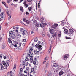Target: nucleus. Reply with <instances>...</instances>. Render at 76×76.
<instances>
[{"label": "nucleus", "instance_id": "obj_1", "mask_svg": "<svg viewBox=\"0 0 76 76\" xmlns=\"http://www.w3.org/2000/svg\"><path fill=\"white\" fill-rule=\"evenodd\" d=\"M74 34V31L72 29H70L69 30V35L70 37H72Z\"/></svg>", "mask_w": 76, "mask_h": 76}, {"label": "nucleus", "instance_id": "obj_2", "mask_svg": "<svg viewBox=\"0 0 76 76\" xmlns=\"http://www.w3.org/2000/svg\"><path fill=\"white\" fill-rule=\"evenodd\" d=\"M35 25L36 28H38V27H41V28H43V26L42 24L39 23H38V22L37 23H36V24H35Z\"/></svg>", "mask_w": 76, "mask_h": 76}, {"label": "nucleus", "instance_id": "obj_3", "mask_svg": "<svg viewBox=\"0 0 76 76\" xmlns=\"http://www.w3.org/2000/svg\"><path fill=\"white\" fill-rule=\"evenodd\" d=\"M35 47L37 48H38L39 50V51L41 50H42V48H41L42 46L41 45H39V44H37L35 45Z\"/></svg>", "mask_w": 76, "mask_h": 76}, {"label": "nucleus", "instance_id": "obj_4", "mask_svg": "<svg viewBox=\"0 0 76 76\" xmlns=\"http://www.w3.org/2000/svg\"><path fill=\"white\" fill-rule=\"evenodd\" d=\"M18 30H15L12 31V34L15 35H16L18 34Z\"/></svg>", "mask_w": 76, "mask_h": 76}, {"label": "nucleus", "instance_id": "obj_5", "mask_svg": "<svg viewBox=\"0 0 76 76\" xmlns=\"http://www.w3.org/2000/svg\"><path fill=\"white\" fill-rule=\"evenodd\" d=\"M58 67L57 69H58V70H60V69H61V70H63V68H64V67L63 66H61V65H58L57 66Z\"/></svg>", "mask_w": 76, "mask_h": 76}, {"label": "nucleus", "instance_id": "obj_6", "mask_svg": "<svg viewBox=\"0 0 76 76\" xmlns=\"http://www.w3.org/2000/svg\"><path fill=\"white\" fill-rule=\"evenodd\" d=\"M4 15V12H3L0 15V16H1V18H0V22L2 20H3V19L2 18H3V15Z\"/></svg>", "mask_w": 76, "mask_h": 76}, {"label": "nucleus", "instance_id": "obj_7", "mask_svg": "<svg viewBox=\"0 0 76 76\" xmlns=\"http://www.w3.org/2000/svg\"><path fill=\"white\" fill-rule=\"evenodd\" d=\"M39 53H41L40 51H37V50H35L34 51V53L35 54V55L36 54H38Z\"/></svg>", "mask_w": 76, "mask_h": 76}, {"label": "nucleus", "instance_id": "obj_8", "mask_svg": "<svg viewBox=\"0 0 76 76\" xmlns=\"http://www.w3.org/2000/svg\"><path fill=\"white\" fill-rule=\"evenodd\" d=\"M19 28V26H15L14 27H13V28L14 29H18Z\"/></svg>", "mask_w": 76, "mask_h": 76}, {"label": "nucleus", "instance_id": "obj_9", "mask_svg": "<svg viewBox=\"0 0 76 76\" xmlns=\"http://www.w3.org/2000/svg\"><path fill=\"white\" fill-rule=\"evenodd\" d=\"M64 57L65 60H67V59L68 58V57H69V55L68 54L65 55Z\"/></svg>", "mask_w": 76, "mask_h": 76}, {"label": "nucleus", "instance_id": "obj_10", "mask_svg": "<svg viewBox=\"0 0 76 76\" xmlns=\"http://www.w3.org/2000/svg\"><path fill=\"white\" fill-rule=\"evenodd\" d=\"M31 20L32 21H33V23H34V25H35L36 23H38V22L34 19H32Z\"/></svg>", "mask_w": 76, "mask_h": 76}, {"label": "nucleus", "instance_id": "obj_11", "mask_svg": "<svg viewBox=\"0 0 76 76\" xmlns=\"http://www.w3.org/2000/svg\"><path fill=\"white\" fill-rule=\"evenodd\" d=\"M6 61V66H9V63H10V61L8 60H7Z\"/></svg>", "mask_w": 76, "mask_h": 76}, {"label": "nucleus", "instance_id": "obj_12", "mask_svg": "<svg viewBox=\"0 0 76 76\" xmlns=\"http://www.w3.org/2000/svg\"><path fill=\"white\" fill-rule=\"evenodd\" d=\"M23 4L24 5V6L26 7V8H27L28 7V4H26V1H25L23 2Z\"/></svg>", "mask_w": 76, "mask_h": 76}, {"label": "nucleus", "instance_id": "obj_13", "mask_svg": "<svg viewBox=\"0 0 76 76\" xmlns=\"http://www.w3.org/2000/svg\"><path fill=\"white\" fill-rule=\"evenodd\" d=\"M53 67H54V68H56L58 66V65L56 63H54L53 64Z\"/></svg>", "mask_w": 76, "mask_h": 76}, {"label": "nucleus", "instance_id": "obj_14", "mask_svg": "<svg viewBox=\"0 0 76 76\" xmlns=\"http://www.w3.org/2000/svg\"><path fill=\"white\" fill-rule=\"evenodd\" d=\"M64 73V72H63V71L61 70L59 73V76H61V75H62Z\"/></svg>", "mask_w": 76, "mask_h": 76}, {"label": "nucleus", "instance_id": "obj_15", "mask_svg": "<svg viewBox=\"0 0 76 76\" xmlns=\"http://www.w3.org/2000/svg\"><path fill=\"white\" fill-rule=\"evenodd\" d=\"M18 44V42H16V43H15V44L14 45V44L13 43H12V45L13 46H14L15 47H17V45H16V44Z\"/></svg>", "mask_w": 76, "mask_h": 76}, {"label": "nucleus", "instance_id": "obj_16", "mask_svg": "<svg viewBox=\"0 0 76 76\" xmlns=\"http://www.w3.org/2000/svg\"><path fill=\"white\" fill-rule=\"evenodd\" d=\"M50 32L51 34H53L54 33V30L50 29Z\"/></svg>", "mask_w": 76, "mask_h": 76}, {"label": "nucleus", "instance_id": "obj_17", "mask_svg": "<svg viewBox=\"0 0 76 76\" xmlns=\"http://www.w3.org/2000/svg\"><path fill=\"white\" fill-rule=\"evenodd\" d=\"M17 36V38H20V37H21V35L20 34H18L16 35Z\"/></svg>", "mask_w": 76, "mask_h": 76}, {"label": "nucleus", "instance_id": "obj_18", "mask_svg": "<svg viewBox=\"0 0 76 76\" xmlns=\"http://www.w3.org/2000/svg\"><path fill=\"white\" fill-rule=\"evenodd\" d=\"M11 38L12 39H15L16 38V35H15L14 34H12L11 35Z\"/></svg>", "mask_w": 76, "mask_h": 76}, {"label": "nucleus", "instance_id": "obj_19", "mask_svg": "<svg viewBox=\"0 0 76 76\" xmlns=\"http://www.w3.org/2000/svg\"><path fill=\"white\" fill-rule=\"evenodd\" d=\"M27 32L26 31L24 30L23 31V33H22L23 35H26L27 34Z\"/></svg>", "mask_w": 76, "mask_h": 76}, {"label": "nucleus", "instance_id": "obj_20", "mask_svg": "<svg viewBox=\"0 0 76 76\" xmlns=\"http://www.w3.org/2000/svg\"><path fill=\"white\" fill-rule=\"evenodd\" d=\"M28 55L29 56H30L31 55L32 56V55H33V52H28Z\"/></svg>", "mask_w": 76, "mask_h": 76}, {"label": "nucleus", "instance_id": "obj_21", "mask_svg": "<svg viewBox=\"0 0 76 76\" xmlns=\"http://www.w3.org/2000/svg\"><path fill=\"white\" fill-rule=\"evenodd\" d=\"M6 47V45L4 43H3L2 44V49H4Z\"/></svg>", "mask_w": 76, "mask_h": 76}, {"label": "nucleus", "instance_id": "obj_22", "mask_svg": "<svg viewBox=\"0 0 76 76\" xmlns=\"http://www.w3.org/2000/svg\"><path fill=\"white\" fill-rule=\"evenodd\" d=\"M64 32L65 34H67L68 33V30L66 29L64 30Z\"/></svg>", "mask_w": 76, "mask_h": 76}, {"label": "nucleus", "instance_id": "obj_23", "mask_svg": "<svg viewBox=\"0 0 76 76\" xmlns=\"http://www.w3.org/2000/svg\"><path fill=\"white\" fill-rule=\"evenodd\" d=\"M19 76H27V75H25L24 74H22L20 73L19 74Z\"/></svg>", "mask_w": 76, "mask_h": 76}, {"label": "nucleus", "instance_id": "obj_24", "mask_svg": "<svg viewBox=\"0 0 76 76\" xmlns=\"http://www.w3.org/2000/svg\"><path fill=\"white\" fill-rule=\"evenodd\" d=\"M9 33H10L9 34V37H11V36H12V31H9Z\"/></svg>", "mask_w": 76, "mask_h": 76}, {"label": "nucleus", "instance_id": "obj_25", "mask_svg": "<svg viewBox=\"0 0 76 76\" xmlns=\"http://www.w3.org/2000/svg\"><path fill=\"white\" fill-rule=\"evenodd\" d=\"M49 65V61H48L46 63V67H48V66Z\"/></svg>", "mask_w": 76, "mask_h": 76}, {"label": "nucleus", "instance_id": "obj_26", "mask_svg": "<svg viewBox=\"0 0 76 76\" xmlns=\"http://www.w3.org/2000/svg\"><path fill=\"white\" fill-rule=\"evenodd\" d=\"M66 21L64 20L62 21L61 22V25H64L65 24H66V23H65Z\"/></svg>", "mask_w": 76, "mask_h": 76}, {"label": "nucleus", "instance_id": "obj_27", "mask_svg": "<svg viewBox=\"0 0 76 76\" xmlns=\"http://www.w3.org/2000/svg\"><path fill=\"white\" fill-rule=\"evenodd\" d=\"M47 76H52V73L50 72H49Z\"/></svg>", "mask_w": 76, "mask_h": 76}, {"label": "nucleus", "instance_id": "obj_28", "mask_svg": "<svg viewBox=\"0 0 76 76\" xmlns=\"http://www.w3.org/2000/svg\"><path fill=\"white\" fill-rule=\"evenodd\" d=\"M4 65V69H7V67L9 66H7L6 65Z\"/></svg>", "mask_w": 76, "mask_h": 76}, {"label": "nucleus", "instance_id": "obj_29", "mask_svg": "<svg viewBox=\"0 0 76 76\" xmlns=\"http://www.w3.org/2000/svg\"><path fill=\"white\" fill-rule=\"evenodd\" d=\"M38 38L37 37H36L34 39V41L35 42H37L38 41Z\"/></svg>", "mask_w": 76, "mask_h": 76}, {"label": "nucleus", "instance_id": "obj_30", "mask_svg": "<svg viewBox=\"0 0 76 76\" xmlns=\"http://www.w3.org/2000/svg\"><path fill=\"white\" fill-rule=\"evenodd\" d=\"M26 64V61H23L22 62V64H23V65H25Z\"/></svg>", "mask_w": 76, "mask_h": 76}, {"label": "nucleus", "instance_id": "obj_31", "mask_svg": "<svg viewBox=\"0 0 76 76\" xmlns=\"http://www.w3.org/2000/svg\"><path fill=\"white\" fill-rule=\"evenodd\" d=\"M32 61H37V59L35 58H33Z\"/></svg>", "mask_w": 76, "mask_h": 76}, {"label": "nucleus", "instance_id": "obj_32", "mask_svg": "<svg viewBox=\"0 0 76 76\" xmlns=\"http://www.w3.org/2000/svg\"><path fill=\"white\" fill-rule=\"evenodd\" d=\"M44 25L45 26H48V25L49 26H50V24H48V23H45Z\"/></svg>", "mask_w": 76, "mask_h": 76}, {"label": "nucleus", "instance_id": "obj_33", "mask_svg": "<svg viewBox=\"0 0 76 76\" xmlns=\"http://www.w3.org/2000/svg\"><path fill=\"white\" fill-rule=\"evenodd\" d=\"M32 8L30 7H29L28 8V10H29V11H31V10H32Z\"/></svg>", "mask_w": 76, "mask_h": 76}, {"label": "nucleus", "instance_id": "obj_34", "mask_svg": "<svg viewBox=\"0 0 76 76\" xmlns=\"http://www.w3.org/2000/svg\"><path fill=\"white\" fill-rule=\"evenodd\" d=\"M16 64H15L14 65V68H13L14 70V71H15V70H16Z\"/></svg>", "mask_w": 76, "mask_h": 76}, {"label": "nucleus", "instance_id": "obj_35", "mask_svg": "<svg viewBox=\"0 0 76 76\" xmlns=\"http://www.w3.org/2000/svg\"><path fill=\"white\" fill-rule=\"evenodd\" d=\"M2 63H3V65H6V63H5V61H3Z\"/></svg>", "mask_w": 76, "mask_h": 76}, {"label": "nucleus", "instance_id": "obj_36", "mask_svg": "<svg viewBox=\"0 0 76 76\" xmlns=\"http://www.w3.org/2000/svg\"><path fill=\"white\" fill-rule=\"evenodd\" d=\"M42 35L43 37H44L45 35V32H43Z\"/></svg>", "mask_w": 76, "mask_h": 76}, {"label": "nucleus", "instance_id": "obj_37", "mask_svg": "<svg viewBox=\"0 0 76 76\" xmlns=\"http://www.w3.org/2000/svg\"><path fill=\"white\" fill-rule=\"evenodd\" d=\"M8 42L9 43H12V41L10 39L8 40Z\"/></svg>", "mask_w": 76, "mask_h": 76}, {"label": "nucleus", "instance_id": "obj_38", "mask_svg": "<svg viewBox=\"0 0 76 76\" xmlns=\"http://www.w3.org/2000/svg\"><path fill=\"white\" fill-rule=\"evenodd\" d=\"M56 33L53 34L52 35V37H53V38H55L56 37Z\"/></svg>", "mask_w": 76, "mask_h": 76}, {"label": "nucleus", "instance_id": "obj_39", "mask_svg": "<svg viewBox=\"0 0 76 76\" xmlns=\"http://www.w3.org/2000/svg\"><path fill=\"white\" fill-rule=\"evenodd\" d=\"M48 59V57L47 56L45 58L44 60H47Z\"/></svg>", "mask_w": 76, "mask_h": 76}, {"label": "nucleus", "instance_id": "obj_40", "mask_svg": "<svg viewBox=\"0 0 76 76\" xmlns=\"http://www.w3.org/2000/svg\"><path fill=\"white\" fill-rule=\"evenodd\" d=\"M33 51V49H32V48H31L30 49L29 53H31L32 52H32Z\"/></svg>", "mask_w": 76, "mask_h": 76}, {"label": "nucleus", "instance_id": "obj_41", "mask_svg": "<svg viewBox=\"0 0 76 76\" xmlns=\"http://www.w3.org/2000/svg\"><path fill=\"white\" fill-rule=\"evenodd\" d=\"M2 4H4V6H6V5H7L6 3L4 2H2Z\"/></svg>", "mask_w": 76, "mask_h": 76}, {"label": "nucleus", "instance_id": "obj_42", "mask_svg": "<svg viewBox=\"0 0 76 76\" xmlns=\"http://www.w3.org/2000/svg\"><path fill=\"white\" fill-rule=\"evenodd\" d=\"M40 1H39V3H38V8H39V7H40Z\"/></svg>", "mask_w": 76, "mask_h": 76}, {"label": "nucleus", "instance_id": "obj_43", "mask_svg": "<svg viewBox=\"0 0 76 76\" xmlns=\"http://www.w3.org/2000/svg\"><path fill=\"white\" fill-rule=\"evenodd\" d=\"M1 70H3L4 69V66H2L1 65Z\"/></svg>", "mask_w": 76, "mask_h": 76}, {"label": "nucleus", "instance_id": "obj_44", "mask_svg": "<svg viewBox=\"0 0 76 76\" xmlns=\"http://www.w3.org/2000/svg\"><path fill=\"white\" fill-rule=\"evenodd\" d=\"M26 23L27 25H28V24H29L30 22L28 20H27L26 21Z\"/></svg>", "mask_w": 76, "mask_h": 76}, {"label": "nucleus", "instance_id": "obj_45", "mask_svg": "<svg viewBox=\"0 0 76 76\" xmlns=\"http://www.w3.org/2000/svg\"><path fill=\"white\" fill-rule=\"evenodd\" d=\"M61 31H60V34L58 35V37H61Z\"/></svg>", "mask_w": 76, "mask_h": 76}, {"label": "nucleus", "instance_id": "obj_46", "mask_svg": "<svg viewBox=\"0 0 76 76\" xmlns=\"http://www.w3.org/2000/svg\"><path fill=\"white\" fill-rule=\"evenodd\" d=\"M23 10V8L22 7H20V10L22 11Z\"/></svg>", "mask_w": 76, "mask_h": 76}, {"label": "nucleus", "instance_id": "obj_47", "mask_svg": "<svg viewBox=\"0 0 76 76\" xmlns=\"http://www.w3.org/2000/svg\"><path fill=\"white\" fill-rule=\"evenodd\" d=\"M36 9L37 10V1H36Z\"/></svg>", "mask_w": 76, "mask_h": 76}, {"label": "nucleus", "instance_id": "obj_48", "mask_svg": "<svg viewBox=\"0 0 76 76\" xmlns=\"http://www.w3.org/2000/svg\"><path fill=\"white\" fill-rule=\"evenodd\" d=\"M6 12L7 13H9V10L8 9H6Z\"/></svg>", "mask_w": 76, "mask_h": 76}, {"label": "nucleus", "instance_id": "obj_49", "mask_svg": "<svg viewBox=\"0 0 76 76\" xmlns=\"http://www.w3.org/2000/svg\"><path fill=\"white\" fill-rule=\"evenodd\" d=\"M35 61H33V63L34 65L35 66H36V65H37V64H36V62Z\"/></svg>", "mask_w": 76, "mask_h": 76}, {"label": "nucleus", "instance_id": "obj_50", "mask_svg": "<svg viewBox=\"0 0 76 76\" xmlns=\"http://www.w3.org/2000/svg\"><path fill=\"white\" fill-rule=\"evenodd\" d=\"M33 58L34 57H33V56H30V58L31 59V60L32 61V60Z\"/></svg>", "mask_w": 76, "mask_h": 76}, {"label": "nucleus", "instance_id": "obj_51", "mask_svg": "<svg viewBox=\"0 0 76 76\" xmlns=\"http://www.w3.org/2000/svg\"><path fill=\"white\" fill-rule=\"evenodd\" d=\"M28 72V75H31V74L32 73V72L31 71L30 73H29V72Z\"/></svg>", "mask_w": 76, "mask_h": 76}, {"label": "nucleus", "instance_id": "obj_52", "mask_svg": "<svg viewBox=\"0 0 76 76\" xmlns=\"http://www.w3.org/2000/svg\"><path fill=\"white\" fill-rule=\"evenodd\" d=\"M23 21L24 22H26V21H27V20H26V19L25 18L23 19Z\"/></svg>", "mask_w": 76, "mask_h": 76}, {"label": "nucleus", "instance_id": "obj_53", "mask_svg": "<svg viewBox=\"0 0 76 76\" xmlns=\"http://www.w3.org/2000/svg\"><path fill=\"white\" fill-rule=\"evenodd\" d=\"M29 59L28 58H26L25 59V60L26 61H29Z\"/></svg>", "mask_w": 76, "mask_h": 76}, {"label": "nucleus", "instance_id": "obj_54", "mask_svg": "<svg viewBox=\"0 0 76 76\" xmlns=\"http://www.w3.org/2000/svg\"><path fill=\"white\" fill-rule=\"evenodd\" d=\"M34 30H32L31 31V34H33V33H34Z\"/></svg>", "mask_w": 76, "mask_h": 76}, {"label": "nucleus", "instance_id": "obj_55", "mask_svg": "<svg viewBox=\"0 0 76 76\" xmlns=\"http://www.w3.org/2000/svg\"><path fill=\"white\" fill-rule=\"evenodd\" d=\"M23 41L24 42H26V39H23Z\"/></svg>", "mask_w": 76, "mask_h": 76}, {"label": "nucleus", "instance_id": "obj_56", "mask_svg": "<svg viewBox=\"0 0 76 76\" xmlns=\"http://www.w3.org/2000/svg\"><path fill=\"white\" fill-rule=\"evenodd\" d=\"M34 69L33 68H31V72H33L34 71Z\"/></svg>", "mask_w": 76, "mask_h": 76}, {"label": "nucleus", "instance_id": "obj_57", "mask_svg": "<svg viewBox=\"0 0 76 76\" xmlns=\"http://www.w3.org/2000/svg\"><path fill=\"white\" fill-rule=\"evenodd\" d=\"M32 0H27V1L28 2H31Z\"/></svg>", "mask_w": 76, "mask_h": 76}, {"label": "nucleus", "instance_id": "obj_58", "mask_svg": "<svg viewBox=\"0 0 76 76\" xmlns=\"http://www.w3.org/2000/svg\"><path fill=\"white\" fill-rule=\"evenodd\" d=\"M20 71L21 72H23V69H22V68H21L20 69Z\"/></svg>", "mask_w": 76, "mask_h": 76}, {"label": "nucleus", "instance_id": "obj_59", "mask_svg": "<svg viewBox=\"0 0 76 76\" xmlns=\"http://www.w3.org/2000/svg\"><path fill=\"white\" fill-rule=\"evenodd\" d=\"M7 2L8 3H9L10 2L9 0H7Z\"/></svg>", "mask_w": 76, "mask_h": 76}, {"label": "nucleus", "instance_id": "obj_60", "mask_svg": "<svg viewBox=\"0 0 76 76\" xmlns=\"http://www.w3.org/2000/svg\"><path fill=\"white\" fill-rule=\"evenodd\" d=\"M51 48H50V49L48 50V52L49 53H50V52H51Z\"/></svg>", "mask_w": 76, "mask_h": 76}, {"label": "nucleus", "instance_id": "obj_61", "mask_svg": "<svg viewBox=\"0 0 76 76\" xmlns=\"http://www.w3.org/2000/svg\"><path fill=\"white\" fill-rule=\"evenodd\" d=\"M0 58H2V54H0Z\"/></svg>", "mask_w": 76, "mask_h": 76}, {"label": "nucleus", "instance_id": "obj_62", "mask_svg": "<svg viewBox=\"0 0 76 76\" xmlns=\"http://www.w3.org/2000/svg\"><path fill=\"white\" fill-rule=\"evenodd\" d=\"M3 58H4V60H5V59H6V56H4L3 57Z\"/></svg>", "mask_w": 76, "mask_h": 76}, {"label": "nucleus", "instance_id": "obj_63", "mask_svg": "<svg viewBox=\"0 0 76 76\" xmlns=\"http://www.w3.org/2000/svg\"><path fill=\"white\" fill-rule=\"evenodd\" d=\"M26 15H29V12H26Z\"/></svg>", "mask_w": 76, "mask_h": 76}, {"label": "nucleus", "instance_id": "obj_64", "mask_svg": "<svg viewBox=\"0 0 76 76\" xmlns=\"http://www.w3.org/2000/svg\"><path fill=\"white\" fill-rule=\"evenodd\" d=\"M44 19V18H42L40 19V20H42Z\"/></svg>", "mask_w": 76, "mask_h": 76}]
</instances>
